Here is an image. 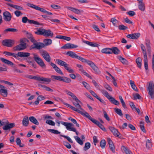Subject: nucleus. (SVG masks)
I'll return each mask as SVG.
<instances>
[{"instance_id":"f257e3e1","label":"nucleus","mask_w":154,"mask_h":154,"mask_svg":"<svg viewBox=\"0 0 154 154\" xmlns=\"http://www.w3.org/2000/svg\"><path fill=\"white\" fill-rule=\"evenodd\" d=\"M28 38L31 42L33 44L30 47V50L36 49H40L45 47V45L43 43L37 42V41L34 39L31 34H29L28 36Z\"/></svg>"},{"instance_id":"f03ea898","label":"nucleus","mask_w":154,"mask_h":154,"mask_svg":"<svg viewBox=\"0 0 154 154\" xmlns=\"http://www.w3.org/2000/svg\"><path fill=\"white\" fill-rule=\"evenodd\" d=\"M63 104L65 105L70 108L73 110L77 112L78 113L81 114L83 116H85L86 118H88L93 123L95 120V119L92 118L91 117V116L89 115L88 113L85 112L83 109H82V110H79L77 109H76L75 107L71 106L70 105L67 103H63Z\"/></svg>"},{"instance_id":"7ed1b4c3","label":"nucleus","mask_w":154,"mask_h":154,"mask_svg":"<svg viewBox=\"0 0 154 154\" xmlns=\"http://www.w3.org/2000/svg\"><path fill=\"white\" fill-rule=\"evenodd\" d=\"M24 77L30 79L35 80L39 82L41 81L43 82L41 83L44 84H48L51 81V80L50 78L43 77L39 76H35L29 75H26L24 76Z\"/></svg>"},{"instance_id":"20e7f679","label":"nucleus","mask_w":154,"mask_h":154,"mask_svg":"<svg viewBox=\"0 0 154 154\" xmlns=\"http://www.w3.org/2000/svg\"><path fill=\"white\" fill-rule=\"evenodd\" d=\"M3 54L6 56H12L17 59H18L19 57H28L30 55V54L29 53L22 52H19L17 54H16L5 51L3 52Z\"/></svg>"},{"instance_id":"39448f33","label":"nucleus","mask_w":154,"mask_h":154,"mask_svg":"<svg viewBox=\"0 0 154 154\" xmlns=\"http://www.w3.org/2000/svg\"><path fill=\"white\" fill-rule=\"evenodd\" d=\"M33 55L35 61L42 68H46V66L43 60L36 54L34 53Z\"/></svg>"},{"instance_id":"423d86ee","label":"nucleus","mask_w":154,"mask_h":154,"mask_svg":"<svg viewBox=\"0 0 154 154\" xmlns=\"http://www.w3.org/2000/svg\"><path fill=\"white\" fill-rule=\"evenodd\" d=\"M51 77L52 79L62 81L66 83H69L71 82V80L70 78L65 76L52 75Z\"/></svg>"},{"instance_id":"0eeeda50","label":"nucleus","mask_w":154,"mask_h":154,"mask_svg":"<svg viewBox=\"0 0 154 154\" xmlns=\"http://www.w3.org/2000/svg\"><path fill=\"white\" fill-rule=\"evenodd\" d=\"M147 91L151 99H153L154 98V84L152 81H150L149 83Z\"/></svg>"},{"instance_id":"6e6552de","label":"nucleus","mask_w":154,"mask_h":154,"mask_svg":"<svg viewBox=\"0 0 154 154\" xmlns=\"http://www.w3.org/2000/svg\"><path fill=\"white\" fill-rule=\"evenodd\" d=\"M61 123L66 126V129L69 131H73L75 132L76 135H78V132L76 131V129L72 127L74 125L70 123H68L65 122H61Z\"/></svg>"},{"instance_id":"1a4fd4ad","label":"nucleus","mask_w":154,"mask_h":154,"mask_svg":"<svg viewBox=\"0 0 154 154\" xmlns=\"http://www.w3.org/2000/svg\"><path fill=\"white\" fill-rule=\"evenodd\" d=\"M14 44V40L11 39H5L3 40L2 42V45L8 47H12Z\"/></svg>"},{"instance_id":"9d476101","label":"nucleus","mask_w":154,"mask_h":154,"mask_svg":"<svg viewBox=\"0 0 154 154\" xmlns=\"http://www.w3.org/2000/svg\"><path fill=\"white\" fill-rule=\"evenodd\" d=\"M22 22L23 23H26L28 22L30 24H34L35 25H42L37 21H35L32 20L28 19L26 17H22Z\"/></svg>"},{"instance_id":"9b49d317","label":"nucleus","mask_w":154,"mask_h":154,"mask_svg":"<svg viewBox=\"0 0 154 154\" xmlns=\"http://www.w3.org/2000/svg\"><path fill=\"white\" fill-rule=\"evenodd\" d=\"M3 17L4 20L6 22H10L12 18L11 14L8 11H5L3 12Z\"/></svg>"},{"instance_id":"f8f14e48","label":"nucleus","mask_w":154,"mask_h":154,"mask_svg":"<svg viewBox=\"0 0 154 154\" xmlns=\"http://www.w3.org/2000/svg\"><path fill=\"white\" fill-rule=\"evenodd\" d=\"M109 129L115 136L119 138H121L122 135L118 131L117 129L111 126L109 127Z\"/></svg>"},{"instance_id":"ddd939ff","label":"nucleus","mask_w":154,"mask_h":154,"mask_svg":"<svg viewBox=\"0 0 154 154\" xmlns=\"http://www.w3.org/2000/svg\"><path fill=\"white\" fill-rule=\"evenodd\" d=\"M26 48V44H20L13 48L14 51H20L25 49Z\"/></svg>"},{"instance_id":"4468645a","label":"nucleus","mask_w":154,"mask_h":154,"mask_svg":"<svg viewBox=\"0 0 154 154\" xmlns=\"http://www.w3.org/2000/svg\"><path fill=\"white\" fill-rule=\"evenodd\" d=\"M27 5L38 11H39L42 12L43 13H45L46 12V11L45 10L44 8H41L40 7L35 5L34 4L31 3H28L27 4Z\"/></svg>"},{"instance_id":"2eb2a0df","label":"nucleus","mask_w":154,"mask_h":154,"mask_svg":"<svg viewBox=\"0 0 154 154\" xmlns=\"http://www.w3.org/2000/svg\"><path fill=\"white\" fill-rule=\"evenodd\" d=\"M45 60L47 62H50L51 58L49 54L46 51L42 52L41 54Z\"/></svg>"},{"instance_id":"dca6fc26","label":"nucleus","mask_w":154,"mask_h":154,"mask_svg":"<svg viewBox=\"0 0 154 154\" xmlns=\"http://www.w3.org/2000/svg\"><path fill=\"white\" fill-rule=\"evenodd\" d=\"M15 125V124L14 123H9V122L8 123V124H7L3 126L2 127V128L4 130L10 131V129L14 127Z\"/></svg>"},{"instance_id":"f3484780","label":"nucleus","mask_w":154,"mask_h":154,"mask_svg":"<svg viewBox=\"0 0 154 154\" xmlns=\"http://www.w3.org/2000/svg\"><path fill=\"white\" fill-rule=\"evenodd\" d=\"M78 46L71 43H67L61 47V48L69 49L76 48Z\"/></svg>"},{"instance_id":"a211bd4d","label":"nucleus","mask_w":154,"mask_h":154,"mask_svg":"<svg viewBox=\"0 0 154 154\" xmlns=\"http://www.w3.org/2000/svg\"><path fill=\"white\" fill-rule=\"evenodd\" d=\"M145 45L147 49V51L148 52L149 56H151V46L150 42V40L148 39H146L145 41Z\"/></svg>"},{"instance_id":"6ab92c4d","label":"nucleus","mask_w":154,"mask_h":154,"mask_svg":"<svg viewBox=\"0 0 154 154\" xmlns=\"http://www.w3.org/2000/svg\"><path fill=\"white\" fill-rule=\"evenodd\" d=\"M53 32L50 29H44V36L46 37H52L53 35Z\"/></svg>"},{"instance_id":"aec40b11","label":"nucleus","mask_w":154,"mask_h":154,"mask_svg":"<svg viewBox=\"0 0 154 154\" xmlns=\"http://www.w3.org/2000/svg\"><path fill=\"white\" fill-rule=\"evenodd\" d=\"M65 92L68 95L71 96L73 98V99L75 100V101L78 102L79 101V100L77 98V97L72 93L70 91H69L67 90H65Z\"/></svg>"},{"instance_id":"412c9836","label":"nucleus","mask_w":154,"mask_h":154,"mask_svg":"<svg viewBox=\"0 0 154 154\" xmlns=\"http://www.w3.org/2000/svg\"><path fill=\"white\" fill-rule=\"evenodd\" d=\"M95 124L97 125L103 131H105L106 130L104 127L97 120L95 119L93 122Z\"/></svg>"},{"instance_id":"4be33fe9","label":"nucleus","mask_w":154,"mask_h":154,"mask_svg":"<svg viewBox=\"0 0 154 154\" xmlns=\"http://www.w3.org/2000/svg\"><path fill=\"white\" fill-rule=\"evenodd\" d=\"M7 5H8L10 6L11 7H12V8H15V9H16L17 10H23V8L20 6L13 5L11 4V3H8L7 4Z\"/></svg>"},{"instance_id":"5701e85b","label":"nucleus","mask_w":154,"mask_h":154,"mask_svg":"<svg viewBox=\"0 0 154 154\" xmlns=\"http://www.w3.org/2000/svg\"><path fill=\"white\" fill-rule=\"evenodd\" d=\"M29 118L27 116H25L22 121L23 125L25 126H28L29 124Z\"/></svg>"},{"instance_id":"b1692460","label":"nucleus","mask_w":154,"mask_h":154,"mask_svg":"<svg viewBox=\"0 0 154 154\" xmlns=\"http://www.w3.org/2000/svg\"><path fill=\"white\" fill-rule=\"evenodd\" d=\"M0 60L4 63L7 64L8 65L12 66L14 64L10 61L4 58H0Z\"/></svg>"},{"instance_id":"393cba45","label":"nucleus","mask_w":154,"mask_h":154,"mask_svg":"<svg viewBox=\"0 0 154 154\" xmlns=\"http://www.w3.org/2000/svg\"><path fill=\"white\" fill-rule=\"evenodd\" d=\"M111 50L112 54L113 53L116 55L119 54L120 52V51L117 47H112L111 48Z\"/></svg>"},{"instance_id":"a878e982","label":"nucleus","mask_w":154,"mask_h":154,"mask_svg":"<svg viewBox=\"0 0 154 154\" xmlns=\"http://www.w3.org/2000/svg\"><path fill=\"white\" fill-rule=\"evenodd\" d=\"M66 54L72 58H75L77 59L78 57V56L72 51H68L67 52Z\"/></svg>"},{"instance_id":"bb28decb","label":"nucleus","mask_w":154,"mask_h":154,"mask_svg":"<svg viewBox=\"0 0 154 154\" xmlns=\"http://www.w3.org/2000/svg\"><path fill=\"white\" fill-rule=\"evenodd\" d=\"M83 42L84 43L92 47H98L99 46V45L97 44L94 43L93 42H90L88 41L84 40L83 41Z\"/></svg>"},{"instance_id":"cd10ccee","label":"nucleus","mask_w":154,"mask_h":154,"mask_svg":"<svg viewBox=\"0 0 154 154\" xmlns=\"http://www.w3.org/2000/svg\"><path fill=\"white\" fill-rule=\"evenodd\" d=\"M108 99L113 104L116 105H118L119 104V102L111 96L109 97Z\"/></svg>"},{"instance_id":"c85d7f7f","label":"nucleus","mask_w":154,"mask_h":154,"mask_svg":"<svg viewBox=\"0 0 154 154\" xmlns=\"http://www.w3.org/2000/svg\"><path fill=\"white\" fill-rule=\"evenodd\" d=\"M68 9L73 11L74 13L77 14H79L81 12L80 10L73 8L72 7H67Z\"/></svg>"},{"instance_id":"c756f323","label":"nucleus","mask_w":154,"mask_h":154,"mask_svg":"<svg viewBox=\"0 0 154 154\" xmlns=\"http://www.w3.org/2000/svg\"><path fill=\"white\" fill-rule=\"evenodd\" d=\"M29 120L30 122L36 125H38L39 124L38 122L36 119L33 116L29 117Z\"/></svg>"},{"instance_id":"7c9ffc66","label":"nucleus","mask_w":154,"mask_h":154,"mask_svg":"<svg viewBox=\"0 0 154 154\" xmlns=\"http://www.w3.org/2000/svg\"><path fill=\"white\" fill-rule=\"evenodd\" d=\"M142 60L140 57H138L136 60V62L138 67L140 69L141 68Z\"/></svg>"},{"instance_id":"2f4dec72","label":"nucleus","mask_w":154,"mask_h":154,"mask_svg":"<svg viewBox=\"0 0 154 154\" xmlns=\"http://www.w3.org/2000/svg\"><path fill=\"white\" fill-rule=\"evenodd\" d=\"M102 53L106 54H112V52L111 50V48H105L102 49L101 50Z\"/></svg>"},{"instance_id":"473e14b6","label":"nucleus","mask_w":154,"mask_h":154,"mask_svg":"<svg viewBox=\"0 0 154 154\" xmlns=\"http://www.w3.org/2000/svg\"><path fill=\"white\" fill-rule=\"evenodd\" d=\"M122 149L124 151L126 154H131L132 152L128 149L127 147L122 146Z\"/></svg>"},{"instance_id":"72a5a7b5","label":"nucleus","mask_w":154,"mask_h":154,"mask_svg":"<svg viewBox=\"0 0 154 154\" xmlns=\"http://www.w3.org/2000/svg\"><path fill=\"white\" fill-rule=\"evenodd\" d=\"M0 93L4 97H7L8 95V92L7 90L5 89H0Z\"/></svg>"},{"instance_id":"f704fd0d","label":"nucleus","mask_w":154,"mask_h":154,"mask_svg":"<svg viewBox=\"0 0 154 154\" xmlns=\"http://www.w3.org/2000/svg\"><path fill=\"white\" fill-rule=\"evenodd\" d=\"M44 29H45L39 28L35 33V34L38 35H44Z\"/></svg>"},{"instance_id":"c9c22d12","label":"nucleus","mask_w":154,"mask_h":154,"mask_svg":"<svg viewBox=\"0 0 154 154\" xmlns=\"http://www.w3.org/2000/svg\"><path fill=\"white\" fill-rule=\"evenodd\" d=\"M69 65L66 63L63 66L65 69L67 70L69 73H74V70L72 69H71L70 67H69Z\"/></svg>"},{"instance_id":"e433bc0d","label":"nucleus","mask_w":154,"mask_h":154,"mask_svg":"<svg viewBox=\"0 0 154 154\" xmlns=\"http://www.w3.org/2000/svg\"><path fill=\"white\" fill-rule=\"evenodd\" d=\"M80 101L79 100V101L75 102H73V103L74 105L76 107L75 108L76 109H78L79 110H82V109L81 108V106L79 105V103L80 102Z\"/></svg>"},{"instance_id":"4c0bfd02","label":"nucleus","mask_w":154,"mask_h":154,"mask_svg":"<svg viewBox=\"0 0 154 154\" xmlns=\"http://www.w3.org/2000/svg\"><path fill=\"white\" fill-rule=\"evenodd\" d=\"M100 90L102 93L108 99L111 96L109 95L108 93L105 90L100 89Z\"/></svg>"},{"instance_id":"58836bf2","label":"nucleus","mask_w":154,"mask_h":154,"mask_svg":"<svg viewBox=\"0 0 154 154\" xmlns=\"http://www.w3.org/2000/svg\"><path fill=\"white\" fill-rule=\"evenodd\" d=\"M43 42L44 43H43L45 46H48L51 45L52 43V40L50 39H44Z\"/></svg>"},{"instance_id":"ea45409f","label":"nucleus","mask_w":154,"mask_h":154,"mask_svg":"<svg viewBox=\"0 0 154 154\" xmlns=\"http://www.w3.org/2000/svg\"><path fill=\"white\" fill-rule=\"evenodd\" d=\"M18 31V30L16 29L15 28H7L4 31V33H6L8 32H17Z\"/></svg>"},{"instance_id":"a19ab883","label":"nucleus","mask_w":154,"mask_h":154,"mask_svg":"<svg viewBox=\"0 0 154 154\" xmlns=\"http://www.w3.org/2000/svg\"><path fill=\"white\" fill-rule=\"evenodd\" d=\"M130 84L132 89L136 91H138L137 87L134 84V82L131 80H130Z\"/></svg>"},{"instance_id":"79ce46f5","label":"nucleus","mask_w":154,"mask_h":154,"mask_svg":"<svg viewBox=\"0 0 154 154\" xmlns=\"http://www.w3.org/2000/svg\"><path fill=\"white\" fill-rule=\"evenodd\" d=\"M74 138L77 142L80 145H82L83 144V141L79 137L77 136H75Z\"/></svg>"},{"instance_id":"37998d69","label":"nucleus","mask_w":154,"mask_h":154,"mask_svg":"<svg viewBox=\"0 0 154 154\" xmlns=\"http://www.w3.org/2000/svg\"><path fill=\"white\" fill-rule=\"evenodd\" d=\"M17 145H19L20 147H23L24 146L23 144H21V140L19 138H17L16 140Z\"/></svg>"},{"instance_id":"c03bdc74","label":"nucleus","mask_w":154,"mask_h":154,"mask_svg":"<svg viewBox=\"0 0 154 154\" xmlns=\"http://www.w3.org/2000/svg\"><path fill=\"white\" fill-rule=\"evenodd\" d=\"M138 8L140 10L142 11H144L145 10V6L143 3L139 4Z\"/></svg>"},{"instance_id":"a18cd8bd","label":"nucleus","mask_w":154,"mask_h":154,"mask_svg":"<svg viewBox=\"0 0 154 154\" xmlns=\"http://www.w3.org/2000/svg\"><path fill=\"white\" fill-rule=\"evenodd\" d=\"M140 33H135L132 34V39H137L140 36Z\"/></svg>"},{"instance_id":"49530a36","label":"nucleus","mask_w":154,"mask_h":154,"mask_svg":"<svg viewBox=\"0 0 154 154\" xmlns=\"http://www.w3.org/2000/svg\"><path fill=\"white\" fill-rule=\"evenodd\" d=\"M48 131L53 134H60V132H59L57 130L52 129H48Z\"/></svg>"},{"instance_id":"de8ad7c7","label":"nucleus","mask_w":154,"mask_h":154,"mask_svg":"<svg viewBox=\"0 0 154 154\" xmlns=\"http://www.w3.org/2000/svg\"><path fill=\"white\" fill-rule=\"evenodd\" d=\"M56 61L58 64L62 66H64L66 63V62L59 59H57Z\"/></svg>"},{"instance_id":"09e8293b","label":"nucleus","mask_w":154,"mask_h":154,"mask_svg":"<svg viewBox=\"0 0 154 154\" xmlns=\"http://www.w3.org/2000/svg\"><path fill=\"white\" fill-rule=\"evenodd\" d=\"M118 58L119 60L124 64H126L127 62V61L125 58H123L121 56H118Z\"/></svg>"},{"instance_id":"8fccbe9b","label":"nucleus","mask_w":154,"mask_h":154,"mask_svg":"<svg viewBox=\"0 0 154 154\" xmlns=\"http://www.w3.org/2000/svg\"><path fill=\"white\" fill-rule=\"evenodd\" d=\"M140 128L141 130L145 133L146 132V131L145 129V127L144 125L143 122H140Z\"/></svg>"},{"instance_id":"3c124183","label":"nucleus","mask_w":154,"mask_h":154,"mask_svg":"<svg viewBox=\"0 0 154 154\" xmlns=\"http://www.w3.org/2000/svg\"><path fill=\"white\" fill-rule=\"evenodd\" d=\"M115 112L121 116H122L123 114L122 113L121 110L119 109L116 108L115 109Z\"/></svg>"},{"instance_id":"603ef678","label":"nucleus","mask_w":154,"mask_h":154,"mask_svg":"<svg viewBox=\"0 0 154 154\" xmlns=\"http://www.w3.org/2000/svg\"><path fill=\"white\" fill-rule=\"evenodd\" d=\"M45 122L46 124L52 126H54L55 125V122L50 119L47 120Z\"/></svg>"},{"instance_id":"864d4df0","label":"nucleus","mask_w":154,"mask_h":154,"mask_svg":"<svg viewBox=\"0 0 154 154\" xmlns=\"http://www.w3.org/2000/svg\"><path fill=\"white\" fill-rule=\"evenodd\" d=\"M91 144L90 143L87 142L85 143V146L84 147V149L86 151L90 147Z\"/></svg>"},{"instance_id":"5fc2aeb1","label":"nucleus","mask_w":154,"mask_h":154,"mask_svg":"<svg viewBox=\"0 0 154 154\" xmlns=\"http://www.w3.org/2000/svg\"><path fill=\"white\" fill-rule=\"evenodd\" d=\"M82 83L84 87L86 88L87 90H89L91 89V87L89 85L87 82H83Z\"/></svg>"},{"instance_id":"6e6d98bb","label":"nucleus","mask_w":154,"mask_h":154,"mask_svg":"<svg viewBox=\"0 0 154 154\" xmlns=\"http://www.w3.org/2000/svg\"><path fill=\"white\" fill-rule=\"evenodd\" d=\"M42 87L43 88H44L45 90L47 91H50L51 92L53 91V90L50 88L49 87H47L45 85H41Z\"/></svg>"},{"instance_id":"4d7b16f0","label":"nucleus","mask_w":154,"mask_h":154,"mask_svg":"<svg viewBox=\"0 0 154 154\" xmlns=\"http://www.w3.org/2000/svg\"><path fill=\"white\" fill-rule=\"evenodd\" d=\"M106 144V141L104 140H102L100 142V146L102 148H104Z\"/></svg>"},{"instance_id":"13d9d810","label":"nucleus","mask_w":154,"mask_h":154,"mask_svg":"<svg viewBox=\"0 0 154 154\" xmlns=\"http://www.w3.org/2000/svg\"><path fill=\"white\" fill-rule=\"evenodd\" d=\"M9 122L8 120L5 119H3L2 121H1V126L2 125H5L7 124H8V123Z\"/></svg>"},{"instance_id":"bf43d9fd","label":"nucleus","mask_w":154,"mask_h":154,"mask_svg":"<svg viewBox=\"0 0 154 154\" xmlns=\"http://www.w3.org/2000/svg\"><path fill=\"white\" fill-rule=\"evenodd\" d=\"M103 113L104 114V117L107 120V121H109L110 120V119L107 115L106 112L104 110L103 111Z\"/></svg>"},{"instance_id":"052dcab7","label":"nucleus","mask_w":154,"mask_h":154,"mask_svg":"<svg viewBox=\"0 0 154 154\" xmlns=\"http://www.w3.org/2000/svg\"><path fill=\"white\" fill-rule=\"evenodd\" d=\"M111 22L112 23L114 26L117 27L116 23L118 22V20L115 18H112Z\"/></svg>"},{"instance_id":"680f3d73","label":"nucleus","mask_w":154,"mask_h":154,"mask_svg":"<svg viewBox=\"0 0 154 154\" xmlns=\"http://www.w3.org/2000/svg\"><path fill=\"white\" fill-rule=\"evenodd\" d=\"M54 69L57 73H59L61 75H63V73L62 72L60 69L58 67L56 66V67Z\"/></svg>"},{"instance_id":"e2e57ef3","label":"nucleus","mask_w":154,"mask_h":154,"mask_svg":"<svg viewBox=\"0 0 154 154\" xmlns=\"http://www.w3.org/2000/svg\"><path fill=\"white\" fill-rule=\"evenodd\" d=\"M119 29L120 30H125L128 28V27L124 25H120L119 26Z\"/></svg>"},{"instance_id":"0e129e2a","label":"nucleus","mask_w":154,"mask_h":154,"mask_svg":"<svg viewBox=\"0 0 154 154\" xmlns=\"http://www.w3.org/2000/svg\"><path fill=\"white\" fill-rule=\"evenodd\" d=\"M104 86L105 88L108 90L110 91H112V89L111 87L107 84H106Z\"/></svg>"},{"instance_id":"69168bd1","label":"nucleus","mask_w":154,"mask_h":154,"mask_svg":"<svg viewBox=\"0 0 154 154\" xmlns=\"http://www.w3.org/2000/svg\"><path fill=\"white\" fill-rule=\"evenodd\" d=\"M60 136H61L62 137L65 138L67 139V140L69 142H70L71 143H73V141H72V140L69 137H68L67 136H65V135H61Z\"/></svg>"},{"instance_id":"338daca9","label":"nucleus","mask_w":154,"mask_h":154,"mask_svg":"<svg viewBox=\"0 0 154 154\" xmlns=\"http://www.w3.org/2000/svg\"><path fill=\"white\" fill-rule=\"evenodd\" d=\"M14 13L16 16L17 17H18L20 16H21L23 14L20 11L18 10L15 11L14 12Z\"/></svg>"},{"instance_id":"774afa93","label":"nucleus","mask_w":154,"mask_h":154,"mask_svg":"<svg viewBox=\"0 0 154 154\" xmlns=\"http://www.w3.org/2000/svg\"><path fill=\"white\" fill-rule=\"evenodd\" d=\"M26 60V61L29 64H30L31 63H32V61H33L32 58L30 57H28Z\"/></svg>"}]
</instances>
